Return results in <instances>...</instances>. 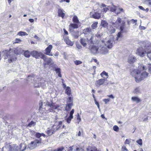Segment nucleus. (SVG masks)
<instances>
[{
  "instance_id": "1",
  "label": "nucleus",
  "mask_w": 151,
  "mask_h": 151,
  "mask_svg": "<svg viewBox=\"0 0 151 151\" xmlns=\"http://www.w3.org/2000/svg\"><path fill=\"white\" fill-rule=\"evenodd\" d=\"M145 69L143 65L139 66L138 70L134 69L131 72V74L134 76L136 81L139 82L146 78L148 76V73L146 71H142Z\"/></svg>"
},
{
  "instance_id": "2",
  "label": "nucleus",
  "mask_w": 151,
  "mask_h": 151,
  "mask_svg": "<svg viewBox=\"0 0 151 151\" xmlns=\"http://www.w3.org/2000/svg\"><path fill=\"white\" fill-rule=\"evenodd\" d=\"M27 81L28 83L29 84L32 83L35 88H38L40 86L44 88L46 84L44 79L35 75L28 76Z\"/></svg>"
},
{
  "instance_id": "3",
  "label": "nucleus",
  "mask_w": 151,
  "mask_h": 151,
  "mask_svg": "<svg viewBox=\"0 0 151 151\" xmlns=\"http://www.w3.org/2000/svg\"><path fill=\"white\" fill-rule=\"evenodd\" d=\"M39 105L40 107V108L45 109V108H44V105L49 107V112H55L56 111L55 110L58 111L61 109V108L59 105H55L52 102L47 101L46 103L45 102L43 103L42 102L40 103Z\"/></svg>"
},
{
  "instance_id": "4",
  "label": "nucleus",
  "mask_w": 151,
  "mask_h": 151,
  "mask_svg": "<svg viewBox=\"0 0 151 151\" xmlns=\"http://www.w3.org/2000/svg\"><path fill=\"white\" fill-rule=\"evenodd\" d=\"M89 47L91 52L93 54L100 53L106 54L108 52L107 49L102 46H100L98 47L94 45L90 46Z\"/></svg>"
},
{
  "instance_id": "5",
  "label": "nucleus",
  "mask_w": 151,
  "mask_h": 151,
  "mask_svg": "<svg viewBox=\"0 0 151 151\" xmlns=\"http://www.w3.org/2000/svg\"><path fill=\"white\" fill-rule=\"evenodd\" d=\"M3 56H5V59L8 58V62L9 63H11L12 62L15 60L17 58L14 53L13 52H11V49H10L9 51L7 50L3 51L2 52Z\"/></svg>"
},
{
  "instance_id": "6",
  "label": "nucleus",
  "mask_w": 151,
  "mask_h": 151,
  "mask_svg": "<svg viewBox=\"0 0 151 151\" xmlns=\"http://www.w3.org/2000/svg\"><path fill=\"white\" fill-rule=\"evenodd\" d=\"M95 38L96 37L94 36H91L89 40L87 38H81L80 40V42L83 46L85 47L87 45V44H91L95 43L96 41L94 40Z\"/></svg>"
},
{
  "instance_id": "7",
  "label": "nucleus",
  "mask_w": 151,
  "mask_h": 151,
  "mask_svg": "<svg viewBox=\"0 0 151 151\" xmlns=\"http://www.w3.org/2000/svg\"><path fill=\"white\" fill-rule=\"evenodd\" d=\"M121 22V19L119 17H118L115 23L113 24V25L116 27H117L119 26L120 31L123 32L124 28L125 22H122V23L120 24Z\"/></svg>"
},
{
  "instance_id": "8",
  "label": "nucleus",
  "mask_w": 151,
  "mask_h": 151,
  "mask_svg": "<svg viewBox=\"0 0 151 151\" xmlns=\"http://www.w3.org/2000/svg\"><path fill=\"white\" fill-rule=\"evenodd\" d=\"M140 44L145 52L148 51L151 48V43L149 41H146L142 42Z\"/></svg>"
},
{
  "instance_id": "9",
  "label": "nucleus",
  "mask_w": 151,
  "mask_h": 151,
  "mask_svg": "<svg viewBox=\"0 0 151 151\" xmlns=\"http://www.w3.org/2000/svg\"><path fill=\"white\" fill-rule=\"evenodd\" d=\"M41 143V140L40 139L39 140L36 139L33 141H32L28 145V147L30 149H34L38 144Z\"/></svg>"
},
{
  "instance_id": "10",
  "label": "nucleus",
  "mask_w": 151,
  "mask_h": 151,
  "mask_svg": "<svg viewBox=\"0 0 151 151\" xmlns=\"http://www.w3.org/2000/svg\"><path fill=\"white\" fill-rule=\"evenodd\" d=\"M102 42L103 43H104L105 45L109 49H110L112 47L113 41L112 39H109L105 41L102 40Z\"/></svg>"
},
{
  "instance_id": "11",
  "label": "nucleus",
  "mask_w": 151,
  "mask_h": 151,
  "mask_svg": "<svg viewBox=\"0 0 151 151\" xmlns=\"http://www.w3.org/2000/svg\"><path fill=\"white\" fill-rule=\"evenodd\" d=\"M31 54L33 57H35L36 58H42L44 55V54L41 52H38L36 51H32L31 52Z\"/></svg>"
},
{
  "instance_id": "12",
  "label": "nucleus",
  "mask_w": 151,
  "mask_h": 151,
  "mask_svg": "<svg viewBox=\"0 0 151 151\" xmlns=\"http://www.w3.org/2000/svg\"><path fill=\"white\" fill-rule=\"evenodd\" d=\"M146 53L142 47H139L136 51V54L142 57L145 56Z\"/></svg>"
},
{
  "instance_id": "13",
  "label": "nucleus",
  "mask_w": 151,
  "mask_h": 151,
  "mask_svg": "<svg viewBox=\"0 0 151 151\" xmlns=\"http://www.w3.org/2000/svg\"><path fill=\"white\" fill-rule=\"evenodd\" d=\"M42 58L43 60L45 62L44 63L45 65H48L50 64H51L53 62L51 58H47V56L44 54L43 55Z\"/></svg>"
},
{
  "instance_id": "14",
  "label": "nucleus",
  "mask_w": 151,
  "mask_h": 151,
  "mask_svg": "<svg viewBox=\"0 0 151 151\" xmlns=\"http://www.w3.org/2000/svg\"><path fill=\"white\" fill-rule=\"evenodd\" d=\"M107 81L104 78H101L96 81L95 83L96 86L99 87L103 85L106 81Z\"/></svg>"
},
{
  "instance_id": "15",
  "label": "nucleus",
  "mask_w": 151,
  "mask_h": 151,
  "mask_svg": "<svg viewBox=\"0 0 151 151\" xmlns=\"http://www.w3.org/2000/svg\"><path fill=\"white\" fill-rule=\"evenodd\" d=\"M52 46L51 45H49L45 49V53L46 55H48L49 56H52L53 55L50 53L51 50L52 49Z\"/></svg>"
},
{
  "instance_id": "16",
  "label": "nucleus",
  "mask_w": 151,
  "mask_h": 151,
  "mask_svg": "<svg viewBox=\"0 0 151 151\" xmlns=\"http://www.w3.org/2000/svg\"><path fill=\"white\" fill-rule=\"evenodd\" d=\"M62 124V121H60L58 122H56L53 126V128L56 131L61 127Z\"/></svg>"
},
{
  "instance_id": "17",
  "label": "nucleus",
  "mask_w": 151,
  "mask_h": 151,
  "mask_svg": "<svg viewBox=\"0 0 151 151\" xmlns=\"http://www.w3.org/2000/svg\"><path fill=\"white\" fill-rule=\"evenodd\" d=\"M52 126L51 128H48L46 131V133L49 136L51 135L55 132Z\"/></svg>"
},
{
  "instance_id": "18",
  "label": "nucleus",
  "mask_w": 151,
  "mask_h": 151,
  "mask_svg": "<svg viewBox=\"0 0 151 151\" xmlns=\"http://www.w3.org/2000/svg\"><path fill=\"white\" fill-rule=\"evenodd\" d=\"M91 29L89 28H86L83 30V33L86 37H87L86 36L87 35L90 34V35H91Z\"/></svg>"
},
{
  "instance_id": "19",
  "label": "nucleus",
  "mask_w": 151,
  "mask_h": 151,
  "mask_svg": "<svg viewBox=\"0 0 151 151\" xmlns=\"http://www.w3.org/2000/svg\"><path fill=\"white\" fill-rule=\"evenodd\" d=\"M136 60V58L135 57L132 55H130L129 57L128 61L129 63H131L134 62Z\"/></svg>"
},
{
  "instance_id": "20",
  "label": "nucleus",
  "mask_w": 151,
  "mask_h": 151,
  "mask_svg": "<svg viewBox=\"0 0 151 151\" xmlns=\"http://www.w3.org/2000/svg\"><path fill=\"white\" fill-rule=\"evenodd\" d=\"M64 40L66 44L68 45L72 46L73 44V42L70 40L67 37H65L64 38Z\"/></svg>"
},
{
  "instance_id": "21",
  "label": "nucleus",
  "mask_w": 151,
  "mask_h": 151,
  "mask_svg": "<svg viewBox=\"0 0 151 151\" xmlns=\"http://www.w3.org/2000/svg\"><path fill=\"white\" fill-rule=\"evenodd\" d=\"M26 145L24 143H21L19 145V149L20 151H24L26 149Z\"/></svg>"
},
{
  "instance_id": "22",
  "label": "nucleus",
  "mask_w": 151,
  "mask_h": 151,
  "mask_svg": "<svg viewBox=\"0 0 151 151\" xmlns=\"http://www.w3.org/2000/svg\"><path fill=\"white\" fill-rule=\"evenodd\" d=\"M92 17L95 19H99L101 17V14L99 13L96 12L92 14Z\"/></svg>"
},
{
  "instance_id": "23",
  "label": "nucleus",
  "mask_w": 151,
  "mask_h": 151,
  "mask_svg": "<svg viewBox=\"0 0 151 151\" xmlns=\"http://www.w3.org/2000/svg\"><path fill=\"white\" fill-rule=\"evenodd\" d=\"M11 145H6L3 147L2 149V151H12L11 150Z\"/></svg>"
},
{
  "instance_id": "24",
  "label": "nucleus",
  "mask_w": 151,
  "mask_h": 151,
  "mask_svg": "<svg viewBox=\"0 0 151 151\" xmlns=\"http://www.w3.org/2000/svg\"><path fill=\"white\" fill-rule=\"evenodd\" d=\"M117 10V8H116L114 5H113V7H111L110 8V11H111L114 12L117 14H119L120 12H118Z\"/></svg>"
},
{
  "instance_id": "25",
  "label": "nucleus",
  "mask_w": 151,
  "mask_h": 151,
  "mask_svg": "<svg viewBox=\"0 0 151 151\" xmlns=\"http://www.w3.org/2000/svg\"><path fill=\"white\" fill-rule=\"evenodd\" d=\"M58 16L61 17L63 18L65 15V14L63 12V10L61 9H59L58 10Z\"/></svg>"
},
{
  "instance_id": "26",
  "label": "nucleus",
  "mask_w": 151,
  "mask_h": 151,
  "mask_svg": "<svg viewBox=\"0 0 151 151\" xmlns=\"http://www.w3.org/2000/svg\"><path fill=\"white\" fill-rule=\"evenodd\" d=\"M131 100L134 102H136L137 103H138L141 101V100L139 98L135 96L132 97L131 98Z\"/></svg>"
},
{
  "instance_id": "27",
  "label": "nucleus",
  "mask_w": 151,
  "mask_h": 151,
  "mask_svg": "<svg viewBox=\"0 0 151 151\" xmlns=\"http://www.w3.org/2000/svg\"><path fill=\"white\" fill-rule=\"evenodd\" d=\"M18 147L16 145H13L11 146V150L12 151H18Z\"/></svg>"
},
{
  "instance_id": "28",
  "label": "nucleus",
  "mask_w": 151,
  "mask_h": 151,
  "mask_svg": "<svg viewBox=\"0 0 151 151\" xmlns=\"http://www.w3.org/2000/svg\"><path fill=\"white\" fill-rule=\"evenodd\" d=\"M67 103V104L65 107V109L66 111H68L71 109V107L73 105V104L72 103Z\"/></svg>"
},
{
  "instance_id": "29",
  "label": "nucleus",
  "mask_w": 151,
  "mask_h": 151,
  "mask_svg": "<svg viewBox=\"0 0 151 151\" xmlns=\"http://www.w3.org/2000/svg\"><path fill=\"white\" fill-rule=\"evenodd\" d=\"M87 151H97L96 148L94 146L89 147L87 148Z\"/></svg>"
},
{
  "instance_id": "30",
  "label": "nucleus",
  "mask_w": 151,
  "mask_h": 151,
  "mask_svg": "<svg viewBox=\"0 0 151 151\" xmlns=\"http://www.w3.org/2000/svg\"><path fill=\"white\" fill-rule=\"evenodd\" d=\"M55 70L56 73L58 74V76L59 77H62V75L61 74V70L60 68H56L55 69Z\"/></svg>"
},
{
  "instance_id": "31",
  "label": "nucleus",
  "mask_w": 151,
  "mask_h": 151,
  "mask_svg": "<svg viewBox=\"0 0 151 151\" xmlns=\"http://www.w3.org/2000/svg\"><path fill=\"white\" fill-rule=\"evenodd\" d=\"M73 22L75 23H79V20H78V17L74 15V17H73Z\"/></svg>"
},
{
  "instance_id": "32",
  "label": "nucleus",
  "mask_w": 151,
  "mask_h": 151,
  "mask_svg": "<svg viewBox=\"0 0 151 151\" xmlns=\"http://www.w3.org/2000/svg\"><path fill=\"white\" fill-rule=\"evenodd\" d=\"M71 90L70 88L68 86L67 87L65 91V93L67 94L68 95L70 96V94Z\"/></svg>"
},
{
  "instance_id": "33",
  "label": "nucleus",
  "mask_w": 151,
  "mask_h": 151,
  "mask_svg": "<svg viewBox=\"0 0 151 151\" xmlns=\"http://www.w3.org/2000/svg\"><path fill=\"white\" fill-rule=\"evenodd\" d=\"M17 35L21 36H23L27 35L28 34L25 32L21 31L18 32Z\"/></svg>"
},
{
  "instance_id": "34",
  "label": "nucleus",
  "mask_w": 151,
  "mask_h": 151,
  "mask_svg": "<svg viewBox=\"0 0 151 151\" xmlns=\"http://www.w3.org/2000/svg\"><path fill=\"white\" fill-rule=\"evenodd\" d=\"M100 75L101 76L102 78H105V77L104 76V75L106 76L107 78L108 77V73H107L105 71H104L102 72L100 74Z\"/></svg>"
},
{
  "instance_id": "35",
  "label": "nucleus",
  "mask_w": 151,
  "mask_h": 151,
  "mask_svg": "<svg viewBox=\"0 0 151 151\" xmlns=\"http://www.w3.org/2000/svg\"><path fill=\"white\" fill-rule=\"evenodd\" d=\"M73 35L75 38H78L79 36V32L78 31H76L73 32Z\"/></svg>"
},
{
  "instance_id": "36",
  "label": "nucleus",
  "mask_w": 151,
  "mask_h": 151,
  "mask_svg": "<svg viewBox=\"0 0 151 151\" xmlns=\"http://www.w3.org/2000/svg\"><path fill=\"white\" fill-rule=\"evenodd\" d=\"M24 56L27 58H29L30 56L29 52L28 50L25 51L24 53Z\"/></svg>"
},
{
  "instance_id": "37",
  "label": "nucleus",
  "mask_w": 151,
  "mask_h": 151,
  "mask_svg": "<svg viewBox=\"0 0 151 151\" xmlns=\"http://www.w3.org/2000/svg\"><path fill=\"white\" fill-rule=\"evenodd\" d=\"M36 124V122L32 121L27 125L28 127L34 126Z\"/></svg>"
},
{
  "instance_id": "38",
  "label": "nucleus",
  "mask_w": 151,
  "mask_h": 151,
  "mask_svg": "<svg viewBox=\"0 0 151 151\" xmlns=\"http://www.w3.org/2000/svg\"><path fill=\"white\" fill-rule=\"evenodd\" d=\"M67 103H72L73 104V99L72 97L70 96L68 97L67 100Z\"/></svg>"
},
{
  "instance_id": "39",
  "label": "nucleus",
  "mask_w": 151,
  "mask_h": 151,
  "mask_svg": "<svg viewBox=\"0 0 151 151\" xmlns=\"http://www.w3.org/2000/svg\"><path fill=\"white\" fill-rule=\"evenodd\" d=\"M123 32L120 31L118 33L116 38L117 40H118L119 38L122 37V33Z\"/></svg>"
},
{
  "instance_id": "40",
  "label": "nucleus",
  "mask_w": 151,
  "mask_h": 151,
  "mask_svg": "<svg viewBox=\"0 0 151 151\" xmlns=\"http://www.w3.org/2000/svg\"><path fill=\"white\" fill-rule=\"evenodd\" d=\"M98 24V23L97 22H95L93 23L91 26L92 28L93 29H96L97 27Z\"/></svg>"
},
{
  "instance_id": "41",
  "label": "nucleus",
  "mask_w": 151,
  "mask_h": 151,
  "mask_svg": "<svg viewBox=\"0 0 151 151\" xmlns=\"http://www.w3.org/2000/svg\"><path fill=\"white\" fill-rule=\"evenodd\" d=\"M70 26L73 29H76L78 27V25L76 24L71 23Z\"/></svg>"
},
{
  "instance_id": "42",
  "label": "nucleus",
  "mask_w": 151,
  "mask_h": 151,
  "mask_svg": "<svg viewBox=\"0 0 151 151\" xmlns=\"http://www.w3.org/2000/svg\"><path fill=\"white\" fill-rule=\"evenodd\" d=\"M73 117L69 116L66 119L67 122L68 124L70 123L71 119H73Z\"/></svg>"
},
{
  "instance_id": "43",
  "label": "nucleus",
  "mask_w": 151,
  "mask_h": 151,
  "mask_svg": "<svg viewBox=\"0 0 151 151\" xmlns=\"http://www.w3.org/2000/svg\"><path fill=\"white\" fill-rule=\"evenodd\" d=\"M101 24L102 26L105 27L107 26L108 24L106 21L104 20H102L101 21Z\"/></svg>"
},
{
  "instance_id": "44",
  "label": "nucleus",
  "mask_w": 151,
  "mask_h": 151,
  "mask_svg": "<svg viewBox=\"0 0 151 151\" xmlns=\"http://www.w3.org/2000/svg\"><path fill=\"white\" fill-rule=\"evenodd\" d=\"M147 56L151 60V50L147 51L146 53Z\"/></svg>"
},
{
  "instance_id": "45",
  "label": "nucleus",
  "mask_w": 151,
  "mask_h": 151,
  "mask_svg": "<svg viewBox=\"0 0 151 151\" xmlns=\"http://www.w3.org/2000/svg\"><path fill=\"white\" fill-rule=\"evenodd\" d=\"M22 41L19 38H16L14 41H13L14 43H19Z\"/></svg>"
},
{
  "instance_id": "46",
  "label": "nucleus",
  "mask_w": 151,
  "mask_h": 151,
  "mask_svg": "<svg viewBox=\"0 0 151 151\" xmlns=\"http://www.w3.org/2000/svg\"><path fill=\"white\" fill-rule=\"evenodd\" d=\"M75 64L76 65H78L81 64L82 63V62L79 60H76L74 62Z\"/></svg>"
},
{
  "instance_id": "47",
  "label": "nucleus",
  "mask_w": 151,
  "mask_h": 151,
  "mask_svg": "<svg viewBox=\"0 0 151 151\" xmlns=\"http://www.w3.org/2000/svg\"><path fill=\"white\" fill-rule=\"evenodd\" d=\"M113 129L115 131L118 132L119 130V128L117 126L115 125L113 127Z\"/></svg>"
},
{
  "instance_id": "48",
  "label": "nucleus",
  "mask_w": 151,
  "mask_h": 151,
  "mask_svg": "<svg viewBox=\"0 0 151 151\" xmlns=\"http://www.w3.org/2000/svg\"><path fill=\"white\" fill-rule=\"evenodd\" d=\"M35 135L37 138H40L39 140L40 139H41V138H40V137H41V134L39 133H36L35 134Z\"/></svg>"
},
{
  "instance_id": "49",
  "label": "nucleus",
  "mask_w": 151,
  "mask_h": 151,
  "mask_svg": "<svg viewBox=\"0 0 151 151\" xmlns=\"http://www.w3.org/2000/svg\"><path fill=\"white\" fill-rule=\"evenodd\" d=\"M131 140V139H127L124 142L125 144H129Z\"/></svg>"
},
{
  "instance_id": "50",
  "label": "nucleus",
  "mask_w": 151,
  "mask_h": 151,
  "mask_svg": "<svg viewBox=\"0 0 151 151\" xmlns=\"http://www.w3.org/2000/svg\"><path fill=\"white\" fill-rule=\"evenodd\" d=\"M137 142L139 145H142V140L141 139H139V140L137 141Z\"/></svg>"
},
{
  "instance_id": "51",
  "label": "nucleus",
  "mask_w": 151,
  "mask_h": 151,
  "mask_svg": "<svg viewBox=\"0 0 151 151\" xmlns=\"http://www.w3.org/2000/svg\"><path fill=\"white\" fill-rule=\"evenodd\" d=\"M77 119L78 121V123H79V122H80L81 121V118L80 117V115H79V113L77 114Z\"/></svg>"
},
{
  "instance_id": "52",
  "label": "nucleus",
  "mask_w": 151,
  "mask_h": 151,
  "mask_svg": "<svg viewBox=\"0 0 151 151\" xmlns=\"http://www.w3.org/2000/svg\"><path fill=\"white\" fill-rule=\"evenodd\" d=\"M94 101H95V104L97 106L98 108L100 110V106H99V102L97 101L96 99H95Z\"/></svg>"
},
{
  "instance_id": "53",
  "label": "nucleus",
  "mask_w": 151,
  "mask_h": 151,
  "mask_svg": "<svg viewBox=\"0 0 151 151\" xmlns=\"http://www.w3.org/2000/svg\"><path fill=\"white\" fill-rule=\"evenodd\" d=\"M75 151H84V150L81 147H77Z\"/></svg>"
},
{
  "instance_id": "54",
  "label": "nucleus",
  "mask_w": 151,
  "mask_h": 151,
  "mask_svg": "<svg viewBox=\"0 0 151 151\" xmlns=\"http://www.w3.org/2000/svg\"><path fill=\"white\" fill-rule=\"evenodd\" d=\"M74 113V110L73 109L70 111V115L69 116L73 117V114Z\"/></svg>"
},
{
  "instance_id": "55",
  "label": "nucleus",
  "mask_w": 151,
  "mask_h": 151,
  "mask_svg": "<svg viewBox=\"0 0 151 151\" xmlns=\"http://www.w3.org/2000/svg\"><path fill=\"white\" fill-rule=\"evenodd\" d=\"M134 92L136 93H137L140 92V89L139 88H136L134 91Z\"/></svg>"
},
{
  "instance_id": "56",
  "label": "nucleus",
  "mask_w": 151,
  "mask_h": 151,
  "mask_svg": "<svg viewBox=\"0 0 151 151\" xmlns=\"http://www.w3.org/2000/svg\"><path fill=\"white\" fill-rule=\"evenodd\" d=\"M104 102H105V104H107L110 101L109 99H105L103 100Z\"/></svg>"
},
{
  "instance_id": "57",
  "label": "nucleus",
  "mask_w": 151,
  "mask_h": 151,
  "mask_svg": "<svg viewBox=\"0 0 151 151\" xmlns=\"http://www.w3.org/2000/svg\"><path fill=\"white\" fill-rule=\"evenodd\" d=\"M59 1L60 3H61L63 2H66L67 3H69L70 2V0H59Z\"/></svg>"
},
{
  "instance_id": "58",
  "label": "nucleus",
  "mask_w": 151,
  "mask_h": 151,
  "mask_svg": "<svg viewBox=\"0 0 151 151\" xmlns=\"http://www.w3.org/2000/svg\"><path fill=\"white\" fill-rule=\"evenodd\" d=\"M126 150V151H128V150L124 146L122 147V151H125Z\"/></svg>"
},
{
  "instance_id": "59",
  "label": "nucleus",
  "mask_w": 151,
  "mask_h": 151,
  "mask_svg": "<svg viewBox=\"0 0 151 151\" xmlns=\"http://www.w3.org/2000/svg\"><path fill=\"white\" fill-rule=\"evenodd\" d=\"M131 22V23L132 24H134L135 23H136L137 22V20H134V19H132L131 20H130Z\"/></svg>"
},
{
  "instance_id": "60",
  "label": "nucleus",
  "mask_w": 151,
  "mask_h": 151,
  "mask_svg": "<svg viewBox=\"0 0 151 151\" xmlns=\"http://www.w3.org/2000/svg\"><path fill=\"white\" fill-rule=\"evenodd\" d=\"M108 10H109V9L107 8H104L103 9L102 11L103 12H104L105 13H106Z\"/></svg>"
},
{
  "instance_id": "61",
  "label": "nucleus",
  "mask_w": 151,
  "mask_h": 151,
  "mask_svg": "<svg viewBox=\"0 0 151 151\" xmlns=\"http://www.w3.org/2000/svg\"><path fill=\"white\" fill-rule=\"evenodd\" d=\"M76 46L78 49H81L82 48L81 46L79 44L77 45Z\"/></svg>"
},
{
  "instance_id": "62",
  "label": "nucleus",
  "mask_w": 151,
  "mask_h": 151,
  "mask_svg": "<svg viewBox=\"0 0 151 151\" xmlns=\"http://www.w3.org/2000/svg\"><path fill=\"white\" fill-rule=\"evenodd\" d=\"M73 146L72 147H69L67 151H72L73 150Z\"/></svg>"
},
{
  "instance_id": "63",
  "label": "nucleus",
  "mask_w": 151,
  "mask_h": 151,
  "mask_svg": "<svg viewBox=\"0 0 151 151\" xmlns=\"http://www.w3.org/2000/svg\"><path fill=\"white\" fill-rule=\"evenodd\" d=\"M138 8L141 10L143 11L145 10V9L142 6H139Z\"/></svg>"
},
{
  "instance_id": "64",
  "label": "nucleus",
  "mask_w": 151,
  "mask_h": 151,
  "mask_svg": "<svg viewBox=\"0 0 151 151\" xmlns=\"http://www.w3.org/2000/svg\"><path fill=\"white\" fill-rule=\"evenodd\" d=\"M148 68L150 71H151V64H149Z\"/></svg>"
}]
</instances>
